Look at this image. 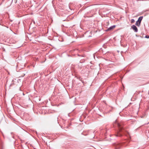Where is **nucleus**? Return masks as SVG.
<instances>
[{"mask_svg":"<svg viewBox=\"0 0 149 149\" xmlns=\"http://www.w3.org/2000/svg\"><path fill=\"white\" fill-rule=\"evenodd\" d=\"M115 124L116 125L118 128V130H117L115 134L113 135L116 137H121L122 136V134L124 132V129L123 128V123H116Z\"/></svg>","mask_w":149,"mask_h":149,"instance_id":"nucleus-1","label":"nucleus"},{"mask_svg":"<svg viewBox=\"0 0 149 149\" xmlns=\"http://www.w3.org/2000/svg\"><path fill=\"white\" fill-rule=\"evenodd\" d=\"M134 22H135V20H134V19H131V23H133Z\"/></svg>","mask_w":149,"mask_h":149,"instance_id":"nucleus-7","label":"nucleus"},{"mask_svg":"<svg viewBox=\"0 0 149 149\" xmlns=\"http://www.w3.org/2000/svg\"><path fill=\"white\" fill-rule=\"evenodd\" d=\"M100 51H101V49H100Z\"/></svg>","mask_w":149,"mask_h":149,"instance_id":"nucleus-11","label":"nucleus"},{"mask_svg":"<svg viewBox=\"0 0 149 149\" xmlns=\"http://www.w3.org/2000/svg\"><path fill=\"white\" fill-rule=\"evenodd\" d=\"M131 28L134 30L135 32H137L138 31V29L137 27L134 25L131 26Z\"/></svg>","mask_w":149,"mask_h":149,"instance_id":"nucleus-3","label":"nucleus"},{"mask_svg":"<svg viewBox=\"0 0 149 149\" xmlns=\"http://www.w3.org/2000/svg\"><path fill=\"white\" fill-rule=\"evenodd\" d=\"M77 55L79 56H80V55H79V54H78Z\"/></svg>","mask_w":149,"mask_h":149,"instance_id":"nucleus-10","label":"nucleus"},{"mask_svg":"<svg viewBox=\"0 0 149 149\" xmlns=\"http://www.w3.org/2000/svg\"><path fill=\"white\" fill-rule=\"evenodd\" d=\"M141 22H140L139 21H138V20L136 21L135 25L136 26H138V27L140 26L141 25Z\"/></svg>","mask_w":149,"mask_h":149,"instance_id":"nucleus-5","label":"nucleus"},{"mask_svg":"<svg viewBox=\"0 0 149 149\" xmlns=\"http://www.w3.org/2000/svg\"><path fill=\"white\" fill-rule=\"evenodd\" d=\"M84 60L82 59L80 61V63H84Z\"/></svg>","mask_w":149,"mask_h":149,"instance_id":"nucleus-8","label":"nucleus"},{"mask_svg":"<svg viewBox=\"0 0 149 149\" xmlns=\"http://www.w3.org/2000/svg\"><path fill=\"white\" fill-rule=\"evenodd\" d=\"M143 16L140 17L138 19V21H139V22H141V20H142V19H143Z\"/></svg>","mask_w":149,"mask_h":149,"instance_id":"nucleus-6","label":"nucleus"},{"mask_svg":"<svg viewBox=\"0 0 149 149\" xmlns=\"http://www.w3.org/2000/svg\"><path fill=\"white\" fill-rule=\"evenodd\" d=\"M122 144L120 143H114V146L115 149H119L122 146Z\"/></svg>","mask_w":149,"mask_h":149,"instance_id":"nucleus-2","label":"nucleus"},{"mask_svg":"<svg viewBox=\"0 0 149 149\" xmlns=\"http://www.w3.org/2000/svg\"><path fill=\"white\" fill-rule=\"evenodd\" d=\"M116 26L115 25H113V26H110L109 28L107 30V31H109V30H110L111 29H114V28H115V27Z\"/></svg>","mask_w":149,"mask_h":149,"instance_id":"nucleus-4","label":"nucleus"},{"mask_svg":"<svg viewBox=\"0 0 149 149\" xmlns=\"http://www.w3.org/2000/svg\"><path fill=\"white\" fill-rule=\"evenodd\" d=\"M145 38H149V36L148 35H147L145 37Z\"/></svg>","mask_w":149,"mask_h":149,"instance_id":"nucleus-9","label":"nucleus"}]
</instances>
